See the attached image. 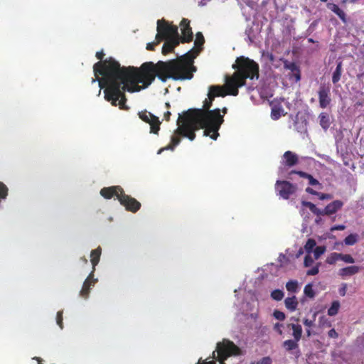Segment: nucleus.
I'll return each instance as SVG.
<instances>
[{
	"label": "nucleus",
	"instance_id": "obj_43",
	"mask_svg": "<svg viewBox=\"0 0 364 364\" xmlns=\"http://www.w3.org/2000/svg\"><path fill=\"white\" fill-rule=\"evenodd\" d=\"M274 317L279 321H284L285 319V314L282 311L275 310L273 313Z\"/></svg>",
	"mask_w": 364,
	"mask_h": 364
},
{
	"label": "nucleus",
	"instance_id": "obj_38",
	"mask_svg": "<svg viewBox=\"0 0 364 364\" xmlns=\"http://www.w3.org/2000/svg\"><path fill=\"white\" fill-rule=\"evenodd\" d=\"M326 251L324 246L316 247L314 250V255L316 259H318Z\"/></svg>",
	"mask_w": 364,
	"mask_h": 364
},
{
	"label": "nucleus",
	"instance_id": "obj_23",
	"mask_svg": "<svg viewBox=\"0 0 364 364\" xmlns=\"http://www.w3.org/2000/svg\"><path fill=\"white\" fill-rule=\"evenodd\" d=\"M289 328L292 330V336L296 340H301L302 336V327L298 323H289L287 325Z\"/></svg>",
	"mask_w": 364,
	"mask_h": 364
},
{
	"label": "nucleus",
	"instance_id": "obj_13",
	"mask_svg": "<svg viewBox=\"0 0 364 364\" xmlns=\"http://www.w3.org/2000/svg\"><path fill=\"white\" fill-rule=\"evenodd\" d=\"M299 341L300 340H296L295 338L289 339L284 341L282 344L284 349L293 354L296 358L301 355V351L298 343Z\"/></svg>",
	"mask_w": 364,
	"mask_h": 364
},
{
	"label": "nucleus",
	"instance_id": "obj_17",
	"mask_svg": "<svg viewBox=\"0 0 364 364\" xmlns=\"http://www.w3.org/2000/svg\"><path fill=\"white\" fill-rule=\"evenodd\" d=\"M96 282L97 279L93 278V272H92L83 283L80 293V296L87 299L89 296L91 286H93Z\"/></svg>",
	"mask_w": 364,
	"mask_h": 364
},
{
	"label": "nucleus",
	"instance_id": "obj_58",
	"mask_svg": "<svg viewBox=\"0 0 364 364\" xmlns=\"http://www.w3.org/2000/svg\"><path fill=\"white\" fill-rule=\"evenodd\" d=\"M171 115V113L169 111L166 112L164 113V116L165 120L169 121Z\"/></svg>",
	"mask_w": 364,
	"mask_h": 364
},
{
	"label": "nucleus",
	"instance_id": "obj_59",
	"mask_svg": "<svg viewBox=\"0 0 364 364\" xmlns=\"http://www.w3.org/2000/svg\"><path fill=\"white\" fill-rule=\"evenodd\" d=\"M306 333L307 337H310L311 336V334H312L311 333V330L309 328H306Z\"/></svg>",
	"mask_w": 364,
	"mask_h": 364
},
{
	"label": "nucleus",
	"instance_id": "obj_5",
	"mask_svg": "<svg viewBox=\"0 0 364 364\" xmlns=\"http://www.w3.org/2000/svg\"><path fill=\"white\" fill-rule=\"evenodd\" d=\"M240 355H242V350L232 341L224 338L222 341L217 343L216 348L212 353L211 358H216L220 364H225L228 358Z\"/></svg>",
	"mask_w": 364,
	"mask_h": 364
},
{
	"label": "nucleus",
	"instance_id": "obj_8",
	"mask_svg": "<svg viewBox=\"0 0 364 364\" xmlns=\"http://www.w3.org/2000/svg\"><path fill=\"white\" fill-rule=\"evenodd\" d=\"M139 117L144 122L149 124L150 132L158 134L160 130L161 122L158 117L151 112L144 110L138 113Z\"/></svg>",
	"mask_w": 364,
	"mask_h": 364
},
{
	"label": "nucleus",
	"instance_id": "obj_46",
	"mask_svg": "<svg viewBox=\"0 0 364 364\" xmlns=\"http://www.w3.org/2000/svg\"><path fill=\"white\" fill-rule=\"evenodd\" d=\"M316 196H318V199H320L321 200H331L333 198L332 195H331V194L321 193V192H318Z\"/></svg>",
	"mask_w": 364,
	"mask_h": 364
},
{
	"label": "nucleus",
	"instance_id": "obj_60",
	"mask_svg": "<svg viewBox=\"0 0 364 364\" xmlns=\"http://www.w3.org/2000/svg\"><path fill=\"white\" fill-rule=\"evenodd\" d=\"M222 112H223V116L224 117V115L228 112V108H227V107H223V108L222 109Z\"/></svg>",
	"mask_w": 364,
	"mask_h": 364
},
{
	"label": "nucleus",
	"instance_id": "obj_36",
	"mask_svg": "<svg viewBox=\"0 0 364 364\" xmlns=\"http://www.w3.org/2000/svg\"><path fill=\"white\" fill-rule=\"evenodd\" d=\"M304 293L306 295V296L311 299L315 296V291L313 289V286L311 284H308L304 287Z\"/></svg>",
	"mask_w": 364,
	"mask_h": 364
},
{
	"label": "nucleus",
	"instance_id": "obj_44",
	"mask_svg": "<svg viewBox=\"0 0 364 364\" xmlns=\"http://www.w3.org/2000/svg\"><path fill=\"white\" fill-rule=\"evenodd\" d=\"M56 323L61 329L63 328V311H58L57 315H56Z\"/></svg>",
	"mask_w": 364,
	"mask_h": 364
},
{
	"label": "nucleus",
	"instance_id": "obj_45",
	"mask_svg": "<svg viewBox=\"0 0 364 364\" xmlns=\"http://www.w3.org/2000/svg\"><path fill=\"white\" fill-rule=\"evenodd\" d=\"M319 323L321 326H327L330 327L331 326V323L328 321V319L326 316H321L319 318Z\"/></svg>",
	"mask_w": 364,
	"mask_h": 364
},
{
	"label": "nucleus",
	"instance_id": "obj_29",
	"mask_svg": "<svg viewBox=\"0 0 364 364\" xmlns=\"http://www.w3.org/2000/svg\"><path fill=\"white\" fill-rule=\"evenodd\" d=\"M285 115L284 113V109L282 107V106H274L272 108L271 111V117L274 120L279 119L282 116Z\"/></svg>",
	"mask_w": 364,
	"mask_h": 364
},
{
	"label": "nucleus",
	"instance_id": "obj_47",
	"mask_svg": "<svg viewBox=\"0 0 364 364\" xmlns=\"http://www.w3.org/2000/svg\"><path fill=\"white\" fill-rule=\"evenodd\" d=\"M313 263H314V259L311 257V256L309 254L306 255L304 257V266L308 267L311 266Z\"/></svg>",
	"mask_w": 364,
	"mask_h": 364
},
{
	"label": "nucleus",
	"instance_id": "obj_1",
	"mask_svg": "<svg viewBox=\"0 0 364 364\" xmlns=\"http://www.w3.org/2000/svg\"><path fill=\"white\" fill-rule=\"evenodd\" d=\"M93 72L95 78L92 82L97 81L100 89H104L105 100L122 110L129 109L126 105V92H139L145 88L141 65L121 66L117 60L109 57L95 63Z\"/></svg>",
	"mask_w": 364,
	"mask_h": 364
},
{
	"label": "nucleus",
	"instance_id": "obj_20",
	"mask_svg": "<svg viewBox=\"0 0 364 364\" xmlns=\"http://www.w3.org/2000/svg\"><path fill=\"white\" fill-rule=\"evenodd\" d=\"M165 43L162 47V53L164 55H166L169 53H171L173 49L179 45L181 43L180 39H170V40H164Z\"/></svg>",
	"mask_w": 364,
	"mask_h": 364
},
{
	"label": "nucleus",
	"instance_id": "obj_28",
	"mask_svg": "<svg viewBox=\"0 0 364 364\" xmlns=\"http://www.w3.org/2000/svg\"><path fill=\"white\" fill-rule=\"evenodd\" d=\"M318 118L321 127L324 130H327L330 127V119L328 114L327 113L322 112L319 114Z\"/></svg>",
	"mask_w": 364,
	"mask_h": 364
},
{
	"label": "nucleus",
	"instance_id": "obj_50",
	"mask_svg": "<svg viewBox=\"0 0 364 364\" xmlns=\"http://www.w3.org/2000/svg\"><path fill=\"white\" fill-rule=\"evenodd\" d=\"M328 335L330 338H337L338 337V333L336 331L334 328L331 329L328 331Z\"/></svg>",
	"mask_w": 364,
	"mask_h": 364
},
{
	"label": "nucleus",
	"instance_id": "obj_54",
	"mask_svg": "<svg viewBox=\"0 0 364 364\" xmlns=\"http://www.w3.org/2000/svg\"><path fill=\"white\" fill-rule=\"evenodd\" d=\"M346 228V226L343 225H334L331 228V231H335V230H343Z\"/></svg>",
	"mask_w": 364,
	"mask_h": 364
},
{
	"label": "nucleus",
	"instance_id": "obj_55",
	"mask_svg": "<svg viewBox=\"0 0 364 364\" xmlns=\"http://www.w3.org/2000/svg\"><path fill=\"white\" fill-rule=\"evenodd\" d=\"M306 192L309 193V194H311L313 196H316L317 195V193L318 191L314 190L313 188H310V187H307L306 188Z\"/></svg>",
	"mask_w": 364,
	"mask_h": 364
},
{
	"label": "nucleus",
	"instance_id": "obj_11",
	"mask_svg": "<svg viewBox=\"0 0 364 364\" xmlns=\"http://www.w3.org/2000/svg\"><path fill=\"white\" fill-rule=\"evenodd\" d=\"M182 36L180 37V41L182 43H190L193 41V34L190 26V21L187 18H183L180 23Z\"/></svg>",
	"mask_w": 364,
	"mask_h": 364
},
{
	"label": "nucleus",
	"instance_id": "obj_39",
	"mask_svg": "<svg viewBox=\"0 0 364 364\" xmlns=\"http://www.w3.org/2000/svg\"><path fill=\"white\" fill-rule=\"evenodd\" d=\"M8 195V188L6 186L0 182V200L5 199Z\"/></svg>",
	"mask_w": 364,
	"mask_h": 364
},
{
	"label": "nucleus",
	"instance_id": "obj_51",
	"mask_svg": "<svg viewBox=\"0 0 364 364\" xmlns=\"http://www.w3.org/2000/svg\"><path fill=\"white\" fill-rule=\"evenodd\" d=\"M347 284H343L342 287L339 289V294L341 296H344L346 294Z\"/></svg>",
	"mask_w": 364,
	"mask_h": 364
},
{
	"label": "nucleus",
	"instance_id": "obj_2",
	"mask_svg": "<svg viewBox=\"0 0 364 364\" xmlns=\"http://www.w3.org/2000/svg\"><path fill=\"white\" fill-rule=\"evenodd\" d=\"M208 97L203 101V108L189 109L179 114L176 134L193 141L196 132L203 129V136H210L213 140L217 139L219 136L218 131L224 122L223 116L220 114L219 108L210 110L214 99L209 94Z\"/></svg>",
	"mask_w": 364,
	"mask_h": 364
},
{
	"label": "nucleus",
	"instance_id": "obj_40",
	"mask_svg": "<svg viewBox=\"0 0 364 364\" xmlns=\"http://www.w3.org/2000/svg\"><path fill=\"white\" fill-rule=\"evenodd\" d=\"M340 260L343 261L346 263L353 264L355 262L354 258L348 254H342L341 253V259Z\"/></svg>",
	"mask_w": 364,
	"mask_h": 364
},
{
	"label": "nucleus",
	"instance_id": "obj_37",
	"mask_svg": "<svg viewBox=\"0 0 364 364\" xmlns=\"http://www.w3.org/2000/svg\"><path fill=\"white\" fill-rule=\"evenodd\" d=\"M271 296L273 299L276 301H280L284 297V292L279 289H275L272 291Z\"/></svg>",
	"mask_w": 364,
	"mask_h": 364
},
{
	"label": "nucleus",
	"instance_id": "obj_7",
	"mask_svg": "<svg viewBox=\"0 0 364 364\" xmlns=\"http://www.w3.org/2000/svg\"><path fill=\"white\" fill-rule=\"evenodd\" d=\"M275 190L283 199H289L290 196L296 193L297 186L287 181H277Z\"/></svg>",
	"mask_w": 364,
	"mask_h": 364
},
{
	"label": "nucleus",
	"instance_id": "obj_32",
	"mask_svg": "<svg viewBox=\"0 0 364 364\" xmlns=\"http://www.w3.org/2000/svg\"><path fill=\"white\" fill-rule=\"evenodd\" d=\"M341 259V253L332 252L326 258V263L328 264H334L338 260Z\"/></svg>",
	"mask_w": 364,
	"mask_h": 364
},
{
	"label": "nucleus",
	"instance_id": "obj_64",
	"mask_svg": "<svg viewBox=\"0 0 364 364\" xmlns=\"http://www.w3.org/2000/svg\"><path fill=\"white\" fill-rule=\"evenodd\" d=\"M300 80V75L297 74L296 75V80Z\"/></svg>",
	"mask_w": 364,
	"mask_h": 364
},
{
	"label": "nucleus",
	"instance_id": "obj_35",
	"mask_svg": "<svg viewBox=\"0 0 364 364\" xmlns=\"http://www.w3.org/2000/svg\"><path fill=\"white\" fill-rule=\"evenodd\" d=\"M286 288L288 291L294 293L298 290V282L296 280L289 281L286 284Z\"/></svg>",
	"mask_w": 364,
	"mask_h": 364
},
{
	"label": "nucleus",
	"instance_id": "obj_15",
	"mask_svg": "<svg viewBox=\"0 0 364 364\" xmlns=\"http://www.w3.org/2000/svg\"><path fill=\"white\" fill-rule=\"evenodd\" d=\"M225 88L226 91H225L223 87L220 85H211L209 87V92L208 94L213 98L216 97H225L228 95H232V94H230V89L227 85V80H225Z\"/></svg>",
	"mask_w": 364,
	"mask_h": 364
},
{
	"label": "nucleus",
	"instance_id": "obj_33",
	"mask_svg": "<svg viewBox=\"0 0 364 364\" xmlns=\"http://www.w3.org/2000/svg\"><path fill=\"white\" fill-rule=\"evenodd\" d=\"M316 242L315 240H314L312 238L308 239L306 245H304L305 251L308 254H310L311 252H312L314 248L316 247Z\"/></svg>",
	"mask_w": 364,
	"mask_h": 364
},
{
	"label": "nucleus",
	"instance_id": "obj_57",
	"mask_svg": "<svg viewBox=\"0 0 364 364\" xmlns=\"http://www.w3.org/2000/svg\"><path fill=\"white\" fill-rule=\"evenodd\" d=\"M197 364H216L215 361H213V360H210V361H207L206 360H202V359L200 358L198 363Z\"/></svg>",
	"mask_w": 364,
	"mask_h": 364
},
{
	"label": "nucleus",
	"instance_id": "obj_12",
	"mask_svg": "<svg viewBox=\"0 0 364 364\" xmlns=\"http://www.w3.org/2000/svg\"><path fill=\"white\" fill-rule=\"evenodd\" d=\"M124 193L123 188L119 186L105 187L100 190V195L106 199H111L113 197H116L119 200V197L123 195Z\"/></svg>",
	"mask_w": 364,
	"mask_h": 364
},
{
	"label": "nucleus",
	"instance_id": "obj_56",
	"mask_svg": "<svg viewBox=\"0 0 364 364\" xmlns=\"http://www.w3.org/2000/svg\"><path fill=\"white\" fill-rule=\"evenodd\" d=\"M286 67L291 70V71H294V70H297V67L296 65H295V63H289V65H287Z\"/></svg>",
	"mask_w": 364,
	"mask_h": 364
},
{
	"label": "nucleus",
	"instance_id": "obj_34",
	"mask_svg": "<svg viewBox=\"0 0 364 364\" xmlns=\"http://www.w3.org/2000/svg\"><path fill=\"white\" fill-rule=\"evenodd\" d=\"M358 241L357 234H350L344 239V243L346 245H353Z\"/></svg>",
	"mask_w": 364,
	"mask_h": 364
},
{
	"label": "nucleus",
	"instance_id": "obj_16",
	"mask_svg": "<svg viewBox=\"0 0 364 364\" xmlns=\"http://www.w3.org/2000/svg\"><path fill=\"white\" fill-rule=\"evenodd\" d=\"M204 43L205 38L203 33L201 32H198L196 35V40L194 41L195 48L186 53H191V55H194L196 58L199 53L202 50Z\"/></svg>",
	"mask_w": 364,
	"mask_h": 364
},
{
	"label": "nucleus",
	"instance_id": "obj_41",
	"mask_svg": "<svg viewBox=\"0 0 364 364\" xmlns=\"http://www.w3.org/2000/svg\"><path fill=\"white\" fill-rule=\"evenodd\" d=\"M161 41H159V39L156 38V36L155 37V41H153V42H151V43H148L146 44V48L148 50H151V51H153L155 49V46H156L157 45H159Z\"/></svg>",
	"mask_w": 364,
	"mask_h": 364
},
{
	"label": "nucleus",
	"instance_id": "obj_18",
	"mask_svg": "<svg viewBox=\"0 0 364 364\" xmlns=\"http://www.w3.org/2000/svg\"><path fill=\"white\" fill-rule=\"evenodd\" d=\"M283 158L284 159V165L288 167H292L299 163L298 156L291 151L284 152Z\"/></svg>",
	"mask_w": 364,
	"mask_h": 364
},
{
	"label": "nucleus",
	"instance_id": "obj_21",
	"mask_svg": "<svg viewBox=\"0 0 364 364\" xmlns=\"http://www.w3.org/2000/svg\"><path fill=\"white\" fill-rule=\"evenodd\" d=\"M360 270V267L358 266H349L340 269L338 271V275L342 277L353 276L358 274Z\"/></svg>",
	"mask_w": 364,
	"mask_h": 364
},
{
	"label": "nucleus",
	"instance_id": "obj_31",
	"mask_svg": "<svg viewBox=\"0 0 364 364\" xmlns=\"http://www.w3.org/2000/svg\"><path fill=\"white\" fill-rule=\"evenodd\" d=\"M340 309V302L338 301H333L331 304V306L328 309V316H333L336 315Z\"/></svg>",
	"mask_w": 364,
	"mask_h": 364
},
{
	"label": "nucleus",
	"instance_id": "obj_14",
	"mask_svg": "<svg viewBox=\"0 0 364 364\" xmlns=\"http://www.w3.org/2000/svg\"><path fill=\"white\" fill-rule=\"evenodd\" d=\"M343 205V203L340 200H336L328 204L324 209L321 210V216L331 215L341 210Z\"/></svg>",
	"mask_w": 364,
	"mask_h": 364
},
{
	"label": "nucleus",
	"instance_id": "obj_52",
	"mask_svg": "<svg viewBox=\"0 0 364 364\" xmlns=\"http://www.w3.org/2000/svg\"><path fill=\"white\" fill-rule=\"evenodd\" d=\"M95 56L98 60H100L99 61H105V60L103 59L105 56V53L102 50L97 52Z\"/></svg>",
	"mask_w": 364,
	"mask_h": 364
},
{
	"label": "nucleus",
	"instance_id": "obj_3",
	"mask_svg": "<svg viewBox=\"0 0 364 364\" xmlns=\"http://www.w3.org/2000/svg\"><path fill=\"white\" fill-rule=\"evenodd\" d=\"M194 55L191 53L168 61H158L156 64L153 62H146L141 65L144 80V87H148L158 77L162 82L168 79L174 80H191L193 77V73L196 68L193 65Z\"/></svg>",
	"mask_w": 364,
	"mask_h": 364
},
{
	"label": "nucleus",
	"instance_id": "obj_26",
	"mask_svg": "<svg viewBox=\"0 0 364 364\" xmlns=\"http://www.w3.org/2000/svg\"><path fill=\"white\" fill-rule=\"evenodd\" d=\"M285 306L290 311H294L296 309L298 301L295 296L287 297L285 301Z\"/></svg>",
	"mask_w": 364,
	"mask_h": 364
},
{
	"label": "nucleus",
	"instance_id": "obj_63",
	"mask_svg": "<svg viewBox=\"0 0 364 364\" xmlns=\"http://www.w3.org/2000/svg\"><path fill=\"white\" fill-rule=\"evenodd\" d=\"M165 106H166V107L168 109H170V107H171V105H170V103H169V102H166Z\"/></svg>",
	"mask_w": 364,
	"mask_h": 364
},
{
	"label": "nucleus",
	"instance_id": "obj_30",
	"mask_svg": "<svg viewBox=\"0 0 364 364\" xmlns=\"http://www.w3.org/2000/svg\"><path fill=\"white\" fill-rule=\"evenodd\" d=\"M180 142H181L180 137L177 135H173L171 136V144L169 145H168L167 146L159 149V151H158V154H161L164 150H168V149L173 150L174 148L178 144H179Z\"/></svg>",
	"mask_w": 364,
	"mask_h": 364
},
{
	"label": "nucleus",
	"instance_id": "obj_9",
	"mask_svg": "<svg viewBox=\"0 0 364 364\" xmlns=\"http://www.w3.org/2000/svg\"><path fill=\"white\" fill-rule=\"evenodd\" d=\"M119 201L127 210L132 213L137 212L141 208V203L138 200L124 193L119 197Z\"/></svg>",
	"mask_w": 364,
	"mask_h": 364
},
{
	"label": "nucleus",
	"instance_id": "obj_19",
	"mask_svg": "<svg viewBox=\"0 0 364 364\" xmlns=\"http://www.w3.org/2000/svg\"><path fill=\"white\" fill-rule=\"evenodd\" d=\"M297 174L301 178H304L309 180V184L311 186H318V188H322V185L319 181L314 178L311 174L304 172L302 171H291L289 172V175L291 174Z\"/></svg>",
	"mask_w": 364,
	"mask_h": 364
},
{
	"label": "nucleus",
	"instance_id": "obj_42",
	"mask_svg": "<svg viewBox=\"0 0 364 364\" xmlns=\"http://www.w3.org/2000/svg\"><path fill=\"white\" fill-rule=\"evenodd\" d=\"M316 316V313H315L314 314V318L312 320L306 318H304L303 319L304 325L305 326H306L307 328H311L312 326H314Z\"/></svg>",
	"mask_w": 364,
	"mask_h": 364
},
{
	"label": "nucleus",
	"instance_id": "obj_48",
	"mask_svg": "<svg viewBox=\"0 0 364 364\" xmlns=\"http://www.w3.org/2000/svg\"><path fill=\"white\" fill-rule=\"evenodd\" d=\"M318 272H319L318 264H316V266L312 267L311 269H309L306 272V274L314 276V275H316L318 273Z\"/></svg>",
	"mask_w": 364,
	"mask_h": 364
},
{
	"label": "nucleus",
	"instance_id": "obj_53",
	"mask_svg": "<svg viewBox=\"0 0 364 364\" xmlns=\"http://www.w3.org/2000/svg\"><path fill=\"white\" fill-rule=\"evenodd\" d=\"M283 326L282 324L279 323H277L274 326V329L279 334V335H282V331L281 329V328Z\"/></svg>",
	"mask_w": 364,
	"mask_h": 364
},
{
	"label": "nucleus",
	"instance_id": "obj_49",
	"mask_svg": "<svg viewBox=\"0 0 364 364\" xmlns=\"http://www.w3.org/2000/svg\"><path fill=\"white\" fill-rule=\"evenodd\" d=\"M256 364H272V359L269 356L264 357Z\"/></svg>",
	"mask_w": 364,
	"mask_h": 364
},
{
	"label": "nucleus",
	"instance_id": "obj_4",
	"mask_svg": "<svg viewBox=\"0 0 364 364\" xmlns=\"http://www.w3.org/2000/svg\"><path fill=\"white\" fill-rule=\"evenodd\" d=\"M232 68L236 71L231 77H227V85L230 89L229 93L232 96L238 95V88L245 85L247 78L250 80L259 78V66L258 63L247 57H237Z\"/></svg>",
	"mask_w": 364,
	"mask_h": 364
},
{
	"label": "nucleus",
	"instance_id": "obj_24",
	"mask_svg": "<svg viewBox=\"0 0 364 364\" xmlns=\"http://www.w3.org/2000/svg\"><path fill=\"white\" fill-rule=\"evenodd\" d=\"M343 73V63L342 61H339L337 63L336 68L333 73L332 75V82L333 84H336L338 82L341 78Z\"/></svg>",
	"mask_w": 364,
	"mask_h": 364
},
{
	"label": "nucleus",
	"instance_id": "obj_62",
	"mask_svg": "<svg viewBox=\"0 0 364 364\" xmlns=\"http://www.w3.org/2000/svg\"><path fill=\"white\" fill-rule=\"evenodd\" d=\"M80 259H81L84 263H85V264H87V259H86V257H82L80 258Z\"/></svg>",
	"mask_w": 364,
	"mask_h": 364
},
{
	"label": "nucleus",
	"instance_id": "obj_25",
	"mask_svg": "<svg viewBox=\"0 0 364 364\" xmlns=\"http://www.w3.org/2000/svg\"><path fill=\"white\" fill-rule=\"evenodd\" d=\"M101 252H102V249L100 247H98L97 248L92 250V252H91L90 257H91V263L92 264L93 269H95V267L98 264V262L100 261Z\"/></svg>",
	"mask_w": 364,
	"mask_h": 364
},
{
	"label": "nucleus",
	"instance_id": "obj_22",
	"mask_svg": "<svg viewBox=\"0 0 364 364\" xmlns=\"http://www.w3.org/2000/svg\"><path fill=\"white\" fill-rule=\"evenodd\" d=\"M327 7L331 11L335 13L343 23H346L347 22L346 14L338 7V5L333 3H328Z\"/></svg>",
	"mask_w": 364,
	"mask_h": 364
},
{
	"label": "nucleus",
	"instance_id": "obj_10",
	"mask_svg": "<svg viewBox=\"0 0 364 364\" xmlns=\"http://www.w3.org/2000/svg\"><path fill=\"white\" fill-rule=\"evenodd\" d=\"M318 96L320 107L326 108L331 102L330 86L325 84L321 85L318 90Z\"/></svg>",
	"mask_w": 364,
	"mask_h": 364
},
{
	"label": "nucleus",
	"instance_id": "obj_27",
	"mask_svg": "<svg viewBox=\"0 0 364 364\" xmlns=\"http://www.w3.org/2000/svg\"><path fill=\"white\" fill-rule=\"evenodd\" d=\"M301 205L304 207L308 208L311 210V212L317 217H321V210L318 208L316 206V205H314L311 202L303 200L301 202Z\"/></svg>",
	"mask_w": 364,
	"mask_h": 364
},
{
	"label": "nucleus",
	"instance_id": "obj_61",
	"mask_svg": "<svg viewBox=\"0 0 364 364\" xmlns=\"http://www.w3.org/2000/svg\"><path fill=\"white\" fill-rule=\"evenodd\" d=\"M302 254H303V250H302V248H301V249L299 250V252H298V253H297V255H296V257H299L301 255H302Z\"/></svg>",
	"mask_w": 364,
	"mask_h": 364
},
{
	"label": "nucleus",
	"instance_id": "obj_6",
	"mask_svg": "<svg viewBox=\"0 0 364 364\" xmlns=\"http://www.w3.org/2000/svg\"><path fill=\"white\" fill-rule=\"evenodd\" d=\"M156 31V38L159 39L161 41L175 38L180 39L178 26L169 23L164 19L157 21Z\"/></svg>",
	"mask_w": 364,
	"mask_h": 364
}]
</instances>
